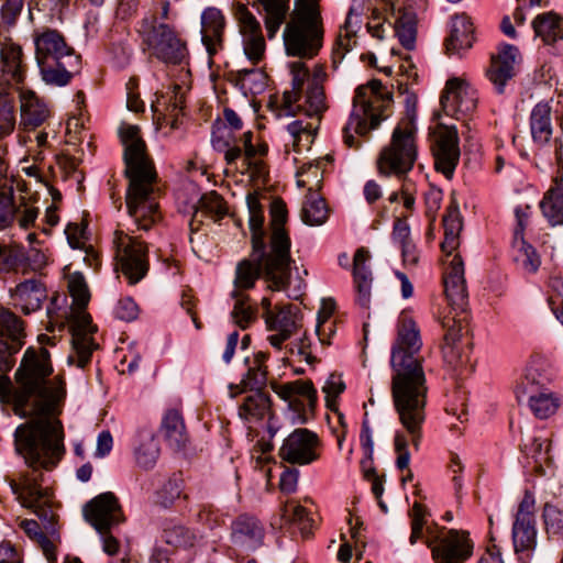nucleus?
Here are the masks:
<instances>
[{"label":"nucleus","instance_id":"obj_1","mask_svg":"<svg viewBox=\"0 0 563 563\" xmlns=\"http://www.w3.org/2000/svg\"><path fill=\"white\" fill-rule=\"evenodd\" d=\"M53 372L48 350L29 346L14 373L19 404L31 402V419L16 428L14 446L32 471L9 481L21 505L49 525L55 520L51 494L40 486L37 471L52 470L65 453L64 429L58 416L66 390L58 376L51 377Z\"/></svg>","mask_w":563,"mask_h":563},{"label":"nucleus","instance_id":"obj_2","mask_svg":"<svg viewBox=\"0 0 563 563\" xmlns=\"http://www.w3.org/2000/svg\"><path fill=\"white\" fill-rule=\"evenodd\" d=\"M422 346L416 321L402 312L397 323V338L391 346L390 394L401 426L408 433L397 432L394 439L396 466L406 470L410 463L408 442L418 451L426 420L428 386L419 353Z\"/></svg>","mask_w":563,"mask_h":563},{"label":"nucleus","instance_id":"obj_3","mask_svg":"<svg viewBox=\"0 0 563 563\" xmlns=\"http://www.w3.org/2000/svg\"><path fill=\"white\" fill-rule=\"evenodd\" d=\"M119 137L129 179L125 196L128 213L139 230L148 231L162 219L154 189L157 177L154 164L137 125L122 123Z\"/></svg>","mask_w":563,"mask_h":563},{"label":"nucleus","instance_id":"obj_4","mask_svg":"<svg viewBox=\"0 0 563 563\" xmlns=\"http://www.w3.org/2000/svg\"><path fill=\"white\" fill-rule=\"evenodd\" d=\"M68 290L73 298L69 317H67L66 312L63 314L58 313L60 297L55 296L47 307L48 323L52 327H63L65 323L64 319H68L75 351V355H70L68 362L76 363L78 367L82 368L89 363L92 351L97 349L92 338L97 328L91 323V317L85 310L89 302L90 294L86 280L80 273H74L68 277ZM62 300L65 301V297H62Z\"/></svg>","mask_w":563,"mask_h":563},{"label":"nucleus","instance_id":"obj_5","mask_svg":"<svg viewBox=\"0 0 563 563\" xmlns=\"http://www.w3.org/2000/svg\"><path fill=\"white\" fill-rule=\"evenodd\" d=\"M324 26L319 0H296L283 31L286 55L311 59L322 48Z\"/></svg>","mask_w":563,"mask_h":563},{"label":"nucleus","instance_id":"obj_6","mask_svg":"<svg viewBox=\"0 0 563 563\" xmlns=\"http://www.w3.org/2000/svg\"><path fill=\"white\" fill-rule=\"evenodd\" d=\"M391 101V93L377 79L357 87L350 118L343 128L344 143L349 147H357L354 134L365 135L376 129L388 117L386 111Z\"/></svg>","mask_w":563,"mask_h":563},{"label":"nucleus","instance_id":"obj_7","mask_svg":"<svg viewBox=\"0 0 563 563\" xmlns=\"http://www.w3.org/2000/svg\"><path fill=\"white\" fill-rule=\"evenodd\" d=\"M288 67L292 78L291 90L285 91L283 96L286 114L303 113L319 120L328 108L323 89L325 71L317 66L310 77L306 64L299 60L291 62Z\"/></svg>","mask_w":563,"mask_h":563},{"label":"nucleus","instance_id":"obj_8","mask_svg":"<svg viewBox=\"0 0 563 563\" xmlns=\"http://www.w3.org/2000/svg\"><path fill=\"white\" fill-rule=\"evenodd\" d=\"M33 41L42 79L48 85H67L78 67L79 57L64 36L56 30L45 29L36 31Z\"/></svg>","mask_w":563,"mask_h":563},{"label":"nucleus","instance_id":"obj_9","mask_svg":"<svg viewBox=\"0 0 563 563\" xmlns=\"http://www.w3.org/2000/svg\"><path fill=\"white\" fill-rule=\"evenodd\" d=\"M415 133V113H410L394 129L389 144L379 153L377 169L380 175L401 176L411 170L417 159Z\"/></svg>","mask_w":563,"mask_h":563},{"label":"nucleus","instance_id":"obj_10","mask_svg":"<svg viewBox=\"0 0 563 563\" xmlns=\"http://www.w3.org/2000/svg\"><path fill=\"white\" fill-rule=\"evenodd\" d=\"M273 232L265 271L275 287H282L290 276V239L284 229L287 217L286 206L282 200L273 201L271 206Z\"/></svg>","mask_w":563,"mask_h":563},{"label":"nucleus","instance_id":"obj_11","mask_svg":"<svg viewBox=\"0 0 563 563\" xmlns=\"http://www.w3.org/2000/svg\"><path fill=\"white\" fill-rule=\"evenodd\" d=\"M139 33L143 43L159 60L166 64L181 65L187 60L188 51L172 26L158 23L155 16L142 20Z\"/></svg>","mask_w":563,"mask_h":563},{"label":"nucleus","instance_id":"obj_12","mask_svg":"<svg viewBox=\"0 0 563 563\" xmlns=\"http://www.w3.org/2000/svg\"><path fill=\"white\" fill-rule=\"evenodd\" d=\"M515 393L517 400L527 404L539 419L554 415L561 404L560 396L548 387V378L533 367L527 368Z\"/></svg>","mask_w":563,"mask_h":563},{"label":"nucleus","instance_id":"obj_13","mask_svg":"<svg viewBox=\"0 0 563 563\" xmlns=\"http://www.w3.org/2000/svg\"><path fill=\"white\" fill-rule=\"evenodd\" d=\"M113 245L120 271L130 285L137 284L148 272L147 246L139 238L122 230L114 232Z\"/></svg>","mask_w":563,"mask_h":563},{"label":"nucleus","instance_id":"obj_14","mask_svg":"<svg viewBox=\"0 0 563 563\" xmlns=\"http://www.w3.org/2000/svg\"><path fill=\"white\" fill-rule=\"evenodd\" d=\"M323 444L319 435L309 429H295L283 441L279 457L292 465H309L320 460Z\"/></svg>","mask_w":563,"mask_h":563},{"label":"nucleus","instance_id":"obj_15","mask_svg":"<svg viewBox=\"0 0 563 563\" xmlns=\"http://www.w3.org/2000/svg\"><path fill=\"white\" fill-rule=\"evenodd\" d=\"M264 320L266 329L273 332L267 336V341L276 350H282L283 344L302 328L300 309L290 303L275 307V312H268Z\"/></svg>","mask_w":563,"mask_h":563},{"label":"nucleus","instance_id":"obj_16","mask_svg":"<svg viewBox=\"0 0 563 563\" xmlns=\"http://www.w3.org/2000/svg\"><path fill=\"white\" fill-rule=\"evenodd\" d=\"M233 13L242 36L243 52L247 59L256 65L264 58L266 52L261 24L243 3H235Z\"/></svg>","mask_w":563,"mask_h":563},{"label":"nucleus","instance_id":"obj_17","mask_svg":"<svg viewBox=\"0 0 563 563\" xmlns=\"http://www.w3.org/2000/svg\"><path fill=\"white\" fill-rule=\"evenodd\" d=\"M272 389L297 413L296 421L306 423L317 404V390L311 380L297 379L282 385L272 384Z\"/></svg>","mask_w":563,"mask_h":563},{"label":"nucleus","instance_id":"obj_18","mask_svg":"<svg viewBox=\"0 0 563 563\" xmlns=\"http://www.w3.org/2000/svg\"><path fill=\"white\" fill-rule=\"evenodd\" d=\"M47 265V256L38 249L25 250L21 244H0V271L36 273Z\"/></svg>","mask_w":563,"mask_h":563},{"label":"nucleus","instance_id":"obj_19","mask_svg":"<svg viewBox=\"0 0 563 563\" xmlns=\"http://www.w3.org/2000/svg\"><path fill=\"white\" fill-rule=\"evenodd\" d=\"M441 106L446 115L462 119L472 114L477 107V91L466 80L449 79L441 96Z\"/></svg>","mask_w":563,"mask_h":563},{"label":"nucleus","instance_id":"obj_20","mask_svg":"<svg viewBox=\"0 0 563 563\" xmlns=\"http://www.w3.org/2000/svg\"><path fill=\"white\" fill-rule=\"evenodd\" d=\"M433 147L434 165L448 179L452 178L460 161L459 134L454 125L439 124Z\"/></svg>","mask_w":563,"mask_h":563},{"label":"nucleus","instance_id":"obj_21","mask_svg":"<svg viewBox=\"0 0 563 563\" xmlns=\"http://www.w3.org/2000/svg\"><path fill=\"white\" fill-rule=\"evenodd\" d=\"M86 520L104 533L123 521L122 510L113 493H103L90 500L84 509Z\"/></svg>","mask_w":563,"mask_h":563},{"label":"nucleus","instance_id":"obj_22","mask_svg":"<svg viewBox=\"0 0 563 563\" xmlns=\"http://www.w3.org/2000/svg\"><path fill=\"white\" fill-rule=\"evenodd\" d=\"M427 543L435 563H465L472 556L474 548L468 532L454 529L439 539L437 545L430 541Z\"/></svg>","mask_w":563,"mask_h":563},{"label":"nucleus","instance_id":"obj_23","mask_svg":"<svg viewBox=\"0 0 563 563\" xmlns=\"http://www.w3.org/2000/svg\"><path fill=\"white\" fill-rule=\"evenodd\" d=\"M519 60V49L511 44L501 45L497 54L492 55L486 76L499 93L504 92L505 86L515 76Z\"/></svg>","mask_w":563,"mask_h":563},{"label":"nucleus","instance_id":"obj_24","mask_svg":"<svg viewBox=\"0 0 563 563\" xmlns=\"http://www.w3.org/2000/svg\"><path fill=\"white\" fill-rule=\"evenodd\" d=\"M444 291L453 310L464 312L467 305V289L464 278V264L459 254L444 261Z\"/></svg>","mask_w":563,"mask_h":563},{"label":"nucleus","instance_id":"obj_25","mask_svg":"<svg viewBox=\"0 0 563 563\" xmlns=\"http://www.w3.org/2000/svg\"><path fill=\"white\" fill-rule=\"evenodd\" d=\"M450 321V318L443 319V327L446 328V333L444 335L442 354L445 364L453 371H457L468 363L470 356L466 344L462 341L464 325H462L461 321L455 322L454 319V324L451 325Z\"/></svg>","mask_w":563,"mask_h":563},{"label":"nucleus","instance_id":"obj_26","mask_svg":"<svg viewBox=\"0 0 563 563\" xmlns=\"http://www.w3.org/2000/svg\"><path fill=\"white\" fill-rule=\"evenodd\" d=\"M10 297L14 307L19 308L24 314H30L41 309L47 298V291L41 280L30 278L11 288Z\"/></svg>","mask_w":563,"mask_h":563},{"label":"nucleus","instance_id":"obj_27","mask_svg":"<svg viewBox=\"0 0 563 563\" xmlns=\"http://www.w3.org/2000/svg\"><path fill=\"white\" fill-rule=\"evenodd\" d=\"M227 126L223 129H218L213 132L212 136V143L213 146L219 151H224V159L227 164L231 165L235 163L236 159L242 157V148L244 153V161L246 162L247 166H254L256 170L261 172L262 169V162H254L252 163V159L256 157V151L257 148L255 145H253V133L251 131H247L243 133L241 137L242 146L240 145H230V142L224 140L223 133L225 131Z\"/></svg>","mask_w":563,"mask_h":563},{"label":"nucleus","instance_id":"obj_28","mask_svg":"<svg viewBox=\"0 0 563 563\" xmlns=\"http://www.w3.org/2000/svg\"><path fill=\"white\" fill-rule=\"evenodd\" d=\"M369 260L371 254L364 247L357 249L353 257L352 273L356 290V302L364 309H367L371 303L373 276L368 266Z\"/></svg>","mask_w":563,"mask_h":563},{"label":"nucleus","instance_id":"obj_29","mask_svg":"<svg viewBox=\"0 0 563 563\" xmlns=\"http://www.w3.org/2000/svg\"><path fill=\"white\" fill-rule=\"evenodd\" d=\"M265 529L253 516L241 515L232 523V540L245 550H255L263 544Z\"/></svg>","mask_w":563,"mask_h":563},{"label":"nucleus","instance_id":"obj_30","mask_svg":"<svg viewBox=\"0 0 563 563\" xmlns=\"http://www.w3.org/2000/svg\"><path fill=\"white\" fill-rule=\"evenodd\" d=\"M267 256L268 253L266 254L264 252L262 260H255L251 255V258H244L238 263L234 277V290L244 292V290L253 288L262 272L264 273L266 280L269 283L268 287L271 289L282 290L286 287L288 280H286L282 287L277 288L275 287V283L267 277L265 271ZM287 279H289V277Z\"/></svg>","mask_w":563,"mask_h":563},{"label":"nucleus","instance_id":"obj_31","mask_svg":"<svg viewBox=\"0 0 563 563\" xmlns=\"http://www.w3.org/2000/svg\"><path fill=\"white\" fill-rule=\"evenodd\" d=\"M0 64L3 80L11 86L23 82L25 64L22 47L13 42H5L0 49Z\"/></svg>","mask_w":563,"mask_h":563},{"label":"nucleus","instance_id":"obj_32","mask_svg":"<svg viewBox=\"0 0 563 563\" xmlns=\"http://www.w3.org/2000/svg\"><path fill=\"white\" fill-rule=\"evenodd\" d=\"M21 125L25 130H34L49 117L47 104L32 90L20 92Z\"/></svg>","mask_w":563,"mask_h":563},{"label":"nucleus","instance_id":"obj_33","mask_svg":"<svg viewBox=\"0 0 563 563\" xmlns=\"http://www.w3.org/2000/svg\"><path fill=\"white\" fill-rule=\"evenodd\" d=\"M389 24L394 25L395 34L401 45L413 49L417 38V15L411 8H398L395 13H387Z\"/></svg>","mask_w":563,"mask_h":563},{"label":"nucleus","instance_id":"obj_34","mask_svg":"<svg viewBox=\"0 0 563 563\" xmlns=\"http://www.w3.org/2000/svg\"><path fill=\"white\" fill-rule=\"evenodd\" d=\"M225 19L222 12L213 7L207 8L201 14V34L202 42L209 54H214L221 46Z\"/></svg>","mask_w":563,"mask_h":563},{"label":"nucleus","instance_id":"obj_35","mask_svg":"<svg viewBox=\"0 0 563 563\" xmlns=\"http://www.w3.org/2000/svg\"><path fill=\"white\" fill-rule=\"evenodd\" d=\"M249 210V225L252 232V256L262 260L264 256V213L263 207L256 194H249L246 197Z\"/></svg>","mask_w":563,"mask_h":563},{"label":"nucleus","instance_id":"obj_36","mask_svg":"<svg viewBox=\"0 0 563 563\" xmlns=\"http://www.w3.org/2000/svg\"><path fill=\"white\" fill-rule=\"evenodd\" d=\"M473 24L466 15H455L451 21L450 35L445 41L449 54H461L473 45Z\"/></svg>","mask_w":563,"mask_h":563},{"label":"nucleus","instance_id":"obj_37","mask_svg":"<svg viewBox=\"0 0 563 563\" xmlns=\"http://www.w3.org/2000/svg\"><path fill=\"white\" fill-rule=\"evenodd\" d=\"M543 217L553 227L563 224V176L544 194L540 202Z\"/></svg>","mask_w":563,"mask_h":563},{"label":"nucleus","instance_id":"obj_38","mask_svg":"<svg viewBox=\"0 0 563 563\" xmlns=\"http://www.w3.org/2000/svg\"><path fill=\"white\" fill-rule=\"evenodd\" d=\"M532 27L544 44H554L563 40V16L555 12L538 14L532 21Z\"/></svg>","mask_w":563,"mask_h":563},{"label":"nucleus","instance_id":"obj_39","mask_svg":"<svg viewBox=\"0 0 563 563\" xmlns=\"http://www.w3.org/2000/svg\"><path fill=\"white\" fill-rule=\"evenodd\" d=\"M20 526L26 536L38 544L46 560L49 563H56V544L59 542V536L56 531L52 529L49 534H46L41 530L40 525L32 519L21 521Z\"/></svg>","mask_w":563,"mask_h":563},{"label":"nucleus","instance_id":"obj_40","mask_svg":"<svg viewBox=\"0 0 563 563\" xmlns=\"http://www.w3.org/2000/svg\"><path fill=\"white\" fill-rule=\"evenodd\" d=\"M161 430L165 440L174 449H181L186 445L188 437L181 413L176 409H169L163 417Z\"/></svg>","mask_w":563,"mask_h":563},{"label":"nucleus","instance_id":"obj_41","mask_svg":"<svg viewBox=\"0 0 563 563\" xmlns=\"http://www.w3.org/2000/svg\"><path fill=\"white\" fill-rule=\"evenodd\" d=\"M530 128L533 141L548 143L552 137L551 107L548 102H539L532 110Z\"/></svg>","mask_w":563,"mask_h":563},{"label":"nucleus","instance_id":"obj_42","mask_svg":"<svg viewBox=\"0 0 563 563\" xmlns=\"http://www.w3.org/2000/svg\"><path fill=\"white\" fill-rule=\"evenodd\" d=\"M265 11L264 24L269 40L274 38L286 21L289 0H258Z\"/></svg>","mask_w":563,"mask_h":563},{"label":"nucleus","instance_id":"obj_43","mask_svg":"<svg viewBox=\"0 0 563 563\" xmlns=\"http://www.w3.org/2000/svg\"><path fill=\"white\" fill-rule=\"evenodd\" d=\"M512 540L515 551L529 558L537 547L536 521L515 520Z\"/></svg>","mask_w":563,"mask_h":563},{"label":"nucleus","instance_id":"obj_44","mask_svg":"<svg viewBox=\"0 0 563 563\" xmlns=\"http://www.w3.org/2000/svg\"><path fill=\"white\" fill-rule=\"evenodd\" d=\"M0 336L11 343L21 344V347L25 343V323L8 308H0Z\"/></svg>","mask_w":563,"mask_h":563},{"label":"nucleus","instance_id":"obj_45","mask_svg":"<svg viewBox=\"0 0 563 563\" xmlns=\"http://www.w3.org/2000/svg\"><path fill=\"white\" fill-rule=\"evenodd\" d=\"M134 454L140 467L144 470L154 467L159 456V446L153 432L143 431L139 434V444Z\"/></svg>","mask_w":563,"mask_h":563},{"label":"nucleus","instance_id":"obj_46","mask_svg":"<svg viewBox=\"0 0 563 563\" xmlns=\"http://www.w3.org/2000/svg\"><path fill=\"white\" fill-rule=\"evenodd\" d=\"M282 519L285 523L296 525L303 538L311 533L313 520L310 518L308 510L298 501L287 500L280 509Z\"/></svg>","mask_w":563,"mask_h":563},{"label":"nucleus","instance_id":"obj_47","mask_svg":"<svg viewBox=\"0 0 563 563\" xmlns=\"http://www.w3.org/2000/svg\"><path fill=\"white\" fill-rule=\"evenodd\" d=\"M231 296L234 299L231 319L240 329L245 330L255 322L257 309L250 302L249 295L233 290Z\"/></svg>","mask_w":563,"mask_h":563},{"label":"nucleus","instance_id":"obj_48","mask_svg":"<svg viewBox=\"0 0 563 563\" xmlns=\"http://www.w3.org/2000/svg\"><path fill=\"white\" fill-rule=\"evenodd\" d=\"M329 217V210L325 201L316 192L309 189V194L302 203L301 219L311 227L323 224Z\"/></svg>","mask_w":563,"mask_h":563},{"label":"nucleus","instance_id":"obj_49","mask_svg":"<svg viewBox=\"0 0 563 563\" xmlns=\"http://www.w3.org/2000/svg\"><path fill=\"white\" fill-rule=\"evenodd\" d=\"M268 355L265 352H258L254 355L253 364L249 367L247 373L241 380L243 388H250L255 391H262L267 383V366L265 362Z\"/></svg>","mask_w":563,"mask_h":563},{"label":"nucleus","instance_id":"obj_50","mask_svg":"<svg viewBox=\"0 0 563 563\" xmlns=\"http://www.w3.org/2000/svg\"><path fill=\"white\" fill-rule=\"evenodd\" d=\"M271 399L263 391H254L240 406L239 415L245 420H260L268 413Z\"/></svg>","mask_w":563,"mask_h":563},{"label":"nucleus","instance_id":"obj_51","mask_svg":"<svg viewBox=\"0 0 563 563\" xmlns=\"http://www.w3.org/2000/svg\"><path fill=\"white\" fill-rule=\"evenodd\" d=\"M444 240L441 244L442 251L445 253V260L450 261L455 254L453 252L460 245V232L462 222L456 213H451L443 219Z\"/></svg>","mask_w":563,"mask_h":563},{"label":"nucleus","instance_id":"obj_52","mask_svg":"<svg viewBox=\"0 0 563 563\" xmlns=\"http://www.w3.org/2000/svg\"><path fill=\"white\" fill-rule=\"evenodd\" d=\"M15 126V104L12 93L0 90V140L9 136Z\"/></svg>","mask_w":563,"mask_h":563},{"label":"nucleus","instance_id":"obj_53","mask_svg":"<svg viewBox=\"0 0 563 563\" xmlns=\"http://www.w3.org/2000/svg\"><path fill=\"white\" fill-rule=\"evenodd\" d=\"M512 247L517 265L528 273L537 272L541 261L536 250L525 239L514 240Z\"/></svg>","mask_w":563,"mask_h":563},{"label":"nucleus","instance_id":"obj_54","mask_svg":"<svg viewBox=\"0 0 563 563\" xmlns=\"http://www.w3.org/2000/svg\"><path fill=\"white\" fill-rule=\"evenodd\" d=\"M203 213L210 216L213 221H219L227 216V205L218 192L210 191L201 197L199 207L195 212V219Z\"/></svg>","mask_w":563,"mask_h":563},{"label":"nucleus","instance_id":"obj_55","mask_svg":"<svg viewBox=\"0 0 563 563\" xmlns=\"http://www.w3.org/2000/svg\"><path fill=\"white\" fill-rule=\"evenodd\" d=\"M19 386H12V383L8 376L0 375V401L2 404H10L13 406V410L21 417H31V402L24 401L19 404L18 401Z\"/></svg>","mask_w":563,"mask_h":563},{"label":"nucleus","instance_id":"obj_56","mask_svg":"<svg viewBox=\"0 0 563 563\" xmlns=\"http://www.w3.org/2000/svg\"><path fill=\"white\" fill-rule=\"evenodd\" d=\"M164 540L175 548H190L197 541L194 531L178 523H167L163 531Z\"/></svg>","mask_w":563,"mask_h":563},{"label":"nucleus","instance_id":"obj_57","mask_svg":"<svg viewBox=\"0 0 563 563\" xmlns=\"http://www.w3.org/2000/svg\"><path fill=\"white\" fill-rule=\"evenodd\" d=\"M18 199L14 190L7 181L0 187V230L10 227L14 222V210Z\"/></svg>","mask_w":563,"mask_h":563},{"label":"nucleus","instance_id":"obj_58","mask_svg":"<svg viewBox=\"0 0 563 563\" xmlns=\"http://www.w3.org/2000/svg\"><path fill=\"white\" fill-rule=\"evenodd\" d=\"M37 217L38 208L24 197H19L14 210V221L23 230L35 228Z\"/></svg>","mask_w":563,"mask_h":563},{"label":"nucleus","instance_id":"obj_59","mask_svg":"<svg viewBox=\"0 0 563 563\" xmlns=\"http://www.w3.org/2000/svg\"><path fill=\"white\" fill-rule=\"evenodd\" d=\"M542 517L549 536L563 537V508L545 504Z\"/></svg>","mask_w":563,"mask_h":563},{"label":"nucleus","instance_id":"obj_60","mask_svg":"<svg viewBox=\"0 0 563 563\" xmlns=\"http://www.w3.org/2000/svg\"><path fill=\"white\" fill-rule=\"evenodd\" d=\"M345 384L340 375L331 374L322 386L325 394L327 407L336 410V399L344 391Z\"/></svg>","mask_w":563,"mask_h":563},{"label":"nucleus","instance_id":"obj_61","mask_svg":"<svg viewBox=\"0 0 563 563\" xmlns=\"http://www.w3.org/2000/svg\"><path fill=\"white\" fill-rule=\"evenodd\" d=\"M428 511L420 503H415L410 512L411 517V534L409 541L415 544L422 537V530L426 522Z\"/></svg>","mask_w":563,"mask_h":563},{"label":"nucleus","instance_id":"obj_62","mask_svg":"<svg viewBox=\"0 0 563 563\" xmlns=\"http://www.w3.org/2000/svg\"><path fill=\"white\" fill-rule=\"evenodd\" d=\"M180 103L181 101L175 99V101L170 106H168L166 113L158 112L157 108L152 106L161 128L169 126L170 130H175L179 126V113L181 111Z\"/></svg>","mask_w":563,"mask_h":563},{"label":"nucleus","instance_id":"obj_63","mask_svg":"<svg viewBox=\"0 0 563 563\" xmlns=\"http://www.w3.org/2000/svg\"><path fill=\"white\" fill-rule=\"evenodd\" d=\"M21 350V344L11 343L0 336V372H8L14 364V355Z\"/></svg>","mask_w":563,"mask_h":563},{"label":"nucleus","instance_id":"obj_64","mask_svg":"<svg viewBox=\"0 0 563 563\" xmlns=\"http://www.w3.org/2000/svg\"><path fill=\"white\" fill-rule=\"evenodd\" d=\"M287 131L291 139L305 136V147H310L313 142V126L310 123H305L301 120L292 121L287 125Z\"/></svg>","mask_w":563,"mask_h":563}]
</instances>
